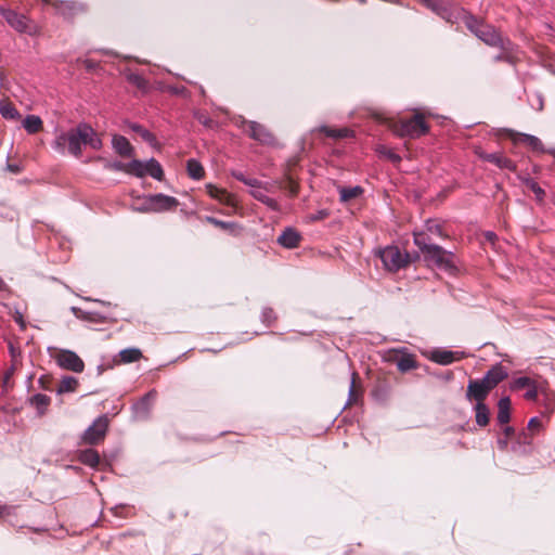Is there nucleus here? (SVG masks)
Returning a JSON list of instances; mask_svg holds the SVG:
<instances>
[{"instance_id": "f257e3e1", "label": "nucleus", "mask_w": 555, "mask_h": 555, "mask_svg": "<svg viewBox=\"0 0 555 555\" xmlns=\"http://www.w3.org/2000/svg\"><path fill=\"white\" fill-rule=\"evenodd\" d=\"M371 116L379 122H386L390 131L399 138L418 139L428 134L430 131V126L427 122V114L420 109H413L411 117H402L399 119L386 118L379 112H372Z\"/></svg>"}, {"instance_id": "f03ea898", "label": "nucleus", "mask_w": 555, "mask_h": 555, "mask_svg": "<svg viewBox=\"0 0 555 555\" xmlns=\"http://www.w3.org/2000/svg\"><path fill=\"white\" fill-rule=\"evenodd\" d=\"M54 144L61 151L67 149L75 156L81 155L82 144H88L93 150H100L103 146L101 138L88 124H79L76 128L61 133L56 137Z\"/></svg>"}, {"instance_id": "7ed1b4c3", "label": "nucleus", "mask_w": 555, "mask_h": 555, "mask_svg": "<svg viewBox=\"0 0 555 555\" xmlns=\"http://www.w3.org/2000/svg\"><path fill=\"white\" fill-rule=\"evenodd\" d=\"M507 377L508 372L502 364L493 365L482 378L468 382L466 399H487L490 391Z\"/></svg>"}, {"instance_id": "20e7f679", "label": "nucleus", "mask_w": 555, "mask_h": 555, "mask_svg": "<svg viewBox=\"0 0 555 555\" xmlns=\"http://www.w3.org/2000/svg\"><path fill=\"white\" fill-rule=\"evenodd\" d=\"M414 243L420 248L426 261L436 264L439 268L452 267V254L446 251L442 247L431 244L430 237L426 232H414Z\"/></svg>"}, {"instance_id": "39448f33", "label": "nucleus", "mask_w": 555, "mask_h": 555, "mask_svg": "<svg viewBox=\"0 0 555 555\" xmlns=\"http://www.w3.org/2000/svg\"><path fill=\"white\" fill-rule=\"evenodd\" d=\"M463 21L465 26L486 44L504 48V39L500 31L494 26L487 24L485 20L467 13Z\"/></svg>"}, {"instance_id": "423d86ee", "label": "nucleus", "mask_w": 555, "mask_h": 555, "mask_svg": "<svg viewBox=\"0 0 555 555\" xmlns=\"http://www.w3.org/2000/svg\"><path fill=\"white\" fill-rule=\"evenodd\" d=\"M377 254L388 271L396 272L410 263L409 254L402 253L397 246H387Z\"/></svg>"}, {"instance_id": "0eeeda50", "label": "nucleus", "mask_w": 555, "mask_h": 555, "mask_svg": "<svg viewBox=\"0 0 555 555\" xmlns=\"http://www.w3.org/2000/svg\"><path fill=\"white\" fill-rule=\"evenodd\" d=\"M129 173L138 178H144L151 176L152 178L162 181L164 179V170L160 164L155 159L151 158L146 163L139 159H133L128 163Z\"/></svg>"}, {"instance_id": "6e6552de", "label": "nucleus", "mask_w": 555, "mask_h": 555, "mask_svg": "<svg viewBox=\"0 0 555 555\" xmlns=\"http://www.w3.org/2000/svg\"><path fill=\"white\" fill-rule=\"evenodd\" d=\"M56 364L67 371L81 373L85 370V363L80 357L72 350L61 349L53 354Z\"/></svg>"}, {"instance_id": "1a4fd4ad", "label": "nucleus", "mask_w": 555, "mask_h": 555, "mask_svg": "<svg viewBox=\"0 0 555 555\" xmlns=\"http://www.w3.org/2000/svg\"><path fill=\"white\" fill-rule=\"evenodd\" d=\"M54 8L62 17L74 21L76 17L86 14L87 5L72 0H60L54 2Z\"/></svg>"}, {"instance_id": "9d476101", "label": "nucleus", "mask_w": 555, "mask_h": 555, "mask_svg": "<svg viewBox=\"0 0 555 555\" xmlns=\"http://www.w3.org/2000/svg\"><path fill=\"white\" fill-rule=\"evenodd\" d=\"M385 359L389 362H395L401 373L415 370L418 366L416 357L403 350H391L386 354Z\"/></svg>"}, {"instance_id": "9b49d317", "label": "nucleus", "mask_w": 555, "mask_h": 555, "mask_svg": "<svg viewBox=\"0 0 555 555\" xmlns=\"http://www.w3.org/2000/svg\"><path fill=\"white\" fill-rule=\"evenodd\" d=\"M108 418L106 416L98 417L93 424L85 431L82 439L88 444H96L102 441L108 429Z\"/></svg>"}, {"instance_id": "f8f14e48", "label": "nucleus", "mask_w": 555, "mask_h": 555, "mask_svg": "<svg viewBox=\"0 0 555 555\" xmlns=\"http://www.w3.org/2000/svg\"><path fill=\"white\" fill-rule=\"evenodd\" d=\"M474 153L482 160L494 164L501 169H508L511 171H516V164L507 158L503 153H486L480 146L474 147Z\"/></svg>"}, {"instance_id": "ddd939ff", "label": "nucleus", "mask_w": 555, "mask_h": 555, "mask_svg": "<svg viewBox=\"0 0 555 555\" xmlns=\"http://www.w3.org/2000/svg\"><path fill=\"white\" fill-rule=\"evenodd\" d=\"M146 203L147 209L155 212L172 210L179 206V201L176 197L165 194L149 195Z\"/></svg>"}, {"instance_id": "4468645a", "label": "nucleus", "mask_w": 555, "mask_h": 555, "mask_svg": "<svg viewBox=\"0 0 555 555\" xmlns=\"http://www.w3.org/2000/svg\"><path fill=\"white\" fill-rule=\"evenodd\" d=\"M505 135L514 144H526L529 146L532 151L538 153H545V149L542 144V142L533 135L517 132L514 130H505Z\"/></svg>"}, {"instance_id": "2eb2a0df", "label": "nucleus", "mask_w": 555, "mask_h": 555, "mask_svg": "<svg viewBox=\"0 0 555 555\" xmlns=\"http://www.w3.org/2000/svg\"><path fill=\"white\" fill-rule=\"evenodd\" d=\"M243 125L247 128V132L251 139L262 144H274L275 138L273 133L263 125L257 121H244Z\"/></svg>"}, {"instance_id": "dca6fc26", "label": "nucleus", "mask_w": 555, "mask_h": 555, "mask_svg": "<svg viewBox=\"0 0 555 555\" xmlns=\"http://www.w3.org/2000/svg\"><path fill=\"white\" fill-rule=\"evenodd\" d=\"M206 191L208 195L218 201L220 204L236 209L238 207V201L235 194L228 192L225 189L219 188L212 183L206 184Z\"/></svg>"}, {"instance_id": "f3484780", "label": "nucleus", "mask_w": 555, "mask_h": 555, "mask_svg": "<svg viewBox=\"0 0 555 555\" xmlns=\"http://www.w3.org/2000/svg\"><path fill=\"white\" fill-rule=\"evenodd\" d=\"M144 358L143 352L139 348H126L121 351H119L114 358H113V364L114 365H122V364H129L139 362Z\"/></svg>"}, {"instance_id": "a211bd4d", "label": "nucleus", "mask_w": 555, "mask_h": 555, "mask_svg": "<svg viewBox=\"0 0 555 555\" xmlns=\"http://www.w3.org/2000/svg\"><path fill=\"white\" fill-rule=\"evenodd\" d=\"M0 13L3 18L17 31L24 33L27 30V20L24 15L17 14L16 12L0 8Z\"/></svg>"}, {"instance_id": "6ab92c4d", "label": "nucleus", "mask_w": 555, "mask_h": 555, "mask_svg": "<svg viewBox=\"0 0 555 555\" xmlns=\"http://www.w3.org/2000/svg\"><path fill=\"white\" fill-rule=\"evenodd\" d=\"M112 144L116 153L121 157H131L134 154L133 146L130 144L129 140L124 135H113Z\"/></svg>"}, {"instance_id": "aec40b11", "label": "nucleus", "mask_w": 555, "mask_h": 555, "mask_svg": "<svg viewBox=\"0 0 555 555\" xmlns=\"http://www.w3.org/2000/svg\"><path fill=\"white\" fill-rule=\"evenodd\" d=\"M315 131L335 140L353 137V131L347 127L333 128L330 126H321L315 129Z\"/></svg>"}, {"instance_id": "412c9836", "label": "nucleus", "mask_w": 555, "mask_h": 555, "mask_svg": "<svg viewBox=\"0 0 555 555\" xmlns=\"http://www.w3.org/2000/svg\"><path fill=\"white\" fill-rule=\"evenodd\" d=\"M300 240L301 236L296 230L287 228L279 236L278 242L285 248H296L299 245Z\"/></svg>"}, {"instance_id": "4be33fe9", "label": "nucleus", "mask_w": 555, "mask_h": 555, "mask_svg": "<svg viewBox=\"0 0 555 555\" xmlns=\"http://www.w3.org/2000/svg\"><path fill=\"white\" fill-rule=\"evenodd\" d=\"M469 402H475V411H476V423L485 427L489 424V409L485 404L486 399H467Z\"/></svg>"}, {"instance_id": "5701e85b", "label": "nucleus", "mask_w": 555, "mask_h": 555, "mask_svg": "<svg viewBox=\"0 0 555 555\" xmlns=\"http://www.w3.org/2000/svg\"><path fill=\"white\" fill-rule=\"evenodd\" d=\"M512 403L508 397H503L498 402L496 420L500 424H507L511 420Z\"/></svg>"}, {"instance_id": "b1692460", "label": "nucleus", "mask_w": 555, "mask_h": 555, "mask_svg": "<svg viewBox=\"0 0 555 555\" xmlns=\"http://www.w3.org/2000/svg\"><path fill=\"white\" fill-rule=\"evenodd\" d=\"M464 353L447 351V350H438L433 353V359L435 362L448 365L454 361H459L463 358Z\"/></svg>"}, {"instance_id": "393cba45", "label": "nucleus", "mask_w": 555, "mask_h": 555, "mask_svg": "<svg viewBox=\"0 0 555 555\" xmlns=\"http://www.w3.org/2000/svg\"><path fill=\"white\" fill-rule=\"evenodd\" d=\"M126 79L130 85L134 86L144 94L151 90L149 81L139 74L129 72L126 74Z\"/></svg>"}, {"instance_id": "a878e982", "label": "nucleus", "mask_w": 555, "mask_h": 555, "mask_svg": "<svg viewBox=\"0 0 555 555\" xmlns=\"http://www.w3.org/2000/svg\"><path fill=\"white\" fill-rule=\"evenodd\" d=\"M78 460L85 465L96 467L100 463V455L98 451L93 449H87L79 452Z\"/></svg>"}, {"instance_id": "bb28decb", "label": "nucleus", "mask_w": 555, "mask_h": 555, "mask_svg": "<svg viewBox=\"0 0 555 555\" xmlns=\"http://www.w3.org/2000/svg\"><path fill=\"white\" fill-rule=\"evenodd\" d=\"M23 127L28 133L35 134L43 129V122L39 116L28 115L23 121Z\"/></svg>"}, {"instance_id": "cd10ccee", "label": "nucleus", "mask_w": 555, "mask_h": 555, "mask_svg": "<svg viewBox=\"0 0 555 555\" xmlns=\"http://www.w3.org/2000/svg\"><path fill=\"white\" fill-rule=\"evenodd\" d=\"M30 404L38 411L39 415H43L51 402L50 397L43 393H37L29 399Z\"/></svg>"}, {"instance_id": "c85d7f7f", "label": "nucleus", "mask_w": 555, "mask_h": 555, "mask_svg": "<svg viewBox=\"0 0 555 555\" xmlns=\"http://www.w3.org/2000/svg\"><path fill=\"white\" fill-rule=\"evenodd\" d=\"M186 170L190 178L194 180H201L205 177V169L196 159L192 158L186 162Z\"/></svg>"}, {"instance_id": "c756f323", "label": "nucleus", "mask_w": 555, "mask_h": 555, "mask_svg": "<svg viewBox=\"0 0 555 555\" xmlns=\"http://www.w3.org/2000/svg\"><path fill=\"white\" fill-rule=\"evenodd\" d=\"M208 223L217 227V228H220L224 231H228L230 232L231 234H238L240 230H241V227L235 223V222H225V221H222V220H218L214 217H206L205 219Z\"/></svg>"}, {"instance_id": "7c9ffc66", "label": "nucleus", "mask_w": 555, "mask_h": 555, "mask_svg": "<svg viewBox=\"0 0 555 555\" xmlns=\"http://www.w3.org/2000/svg\"><path fill=\"white\" fill-rule=\"evenodd\" d=\"M521 182L534 193L535 199L539 203H542L545 197V191L531 178L529 177H519Z\"/></svg>"}, {"instance_id": "2f4dec72", "label": "nucleus", "mask_w": 555, "mask_h": 555, "mask_svg": "<svg viewBox=\"0 0 555 555\" xmlns=\"http://www.w3.org/2000/svg\"><path fill=\"white\" fill-rule=\"evenodd\" d=\"M375 152L377 155L382 158H386L390 160L391 163L398 165L401 162V156L395 153L392 149L387 147L386 145L378 144L375 147Z\"/></svg>"}, {"instance_id": "473e14b6", "label": "nucleus", "mask_w": 555, "mask_h": 555, "mask_svg": "<svg viewBox=\"0 0 555 555\" xmlns=\"http://www.w3.org/2000/svg\"><path fill=\"white\" fill-rule=\"evenodd\" d=\"M79 386V382L76 377L73 376H65L60 380L57 392L64 393V392H73L75 391Z\"/></svg>"}, {"instance_id": "72a5a7b5", "label": "nucleus", "mask_w": 555, "mask_h": 555, "mask_svg": "<svg viewBox=\"0 0 555 555\" xmlns=\"http://www.w3.org/2000/svg\"><path fill=\"white\" fill-rule=\"evenodd\" d=\"M130 129L132 131L139 133L143 140H145L153 146L159 149V144H158L156 137L152 132H150L147 129L143 128L142 126H140L138 124H131Z\"/></svg>"}, {"instance_id": "f704fd0d", "label": "nucleus", "mask_w": 555, "mask_h": 555, "mask_svg": "<svg viewBox=\"0 0 555 555\" xmlns=\"http://www.w3.org/2000/svg\"><path fill=\"white\" fill-rule=\"evenodd\" d=\"M0 114L7 119H18L21 117L15 106L8 100L0 101Z\"/></svg>"}, {"instance_id": "c9c22d12", "label": "nucleus", "mask_w": 555, "mask_h": 555, "mask_svg": "<svg viewBox=\"0 0 555 555\" xmlns=\"http://www.w3.org/2000/svg\"><path fill=\"white\" fill-rule=\"evenodd\" d=\"M22 366V363H15L11 364L10 367L4 372L2 377V387L8 390L13 388L12 377L14 376L15 372Z\"/></svg>"}, {"instance_id": "e433bc0d", "label": "nucleus", "mask_w": 555, "mask_h": 555, "mask_svg": "<svg viewBox=\"0 0 555 555\" xmlns=\"http://www.w3.org/2000/svg\"><path fill=\"white\" fill-rule=\"evenodd\" d=\"M357 377H358L357 373H353L352 382H351L350 389H349V400H348L349 405L356 404L362 393L360 385L357 384Z\"/></svg>"}, {"instance_id": "4c0bfd02", "label": "nucleus", "mask_w": 555, "mask_h": 555, "mask_svg": "<svg viewBox=\"0 0 555 555\" xmlns=\"http://www.w3.org/2000/svg\"><path fill=\"white\" fill-rule=\"evenodd\" d=\"M363 190L360 186L354 188H343L340 189V199L343 202H348L352 198H356L362 194Z\"/></svg>"}, {"instance_id": "58836bf2", "label": "nucleus", "mask_w": 555, "mask_h": 555, "mask_svg": "<svg viewBox=\"0 0 555 555\" xmlns=\"http://www.w3.org/2000/svg\"><path fill=\"white\" fill-rule=\"evenodd\" d=\"M527 430L534 437L544 430V425L539 417H532L528 423Z\"/></svg>"}, {"instance_id": "ea45409f", "label": "nucleus", "mask_w": 555, "mask_h": 555, "mask_svg": "<svg viewBox=\"0 0 555 555\" xmlns=\"http://www.w3.org/2000/svg\"><path fill=\"white\" fill-rule=\"evenodd\" d=\"M533 383H534V380H532L529 377H519V378H516L511 384V389L512 390H519V389H522V388H526V387H530Z\"/></svg>"}, {"instance_id": "a19ab883", "label": "nucleus", "mask_w": 555, "mask_h": 555, "mask_svg": "<svg viewBox=\"0 0 555 555\" xmlns=\"http://www.w3.org/2000/svg\"><path fill=\"white\" fill-rule=\"evenodd\" d=\"M156 396L157 391L155 389H152L141 398L140 405L144 409L145 412H149L150 405L152 401L155 400Z\"/></svg>"}, {"instance_id": "79ce46f5", "label": "nucleus", "mask_w": 555, "mask_h": 555, "mask_svg": "<svg viewBox=\"0 0 555 555\" xmlns=\"http://www.w3.org/2000/svg\"><path fill=\"white\" fill-rule=\"evenodd\" d=\"M233 177L254 189L260 186V182L257 179H246L241 172H233Z\"/></svg>"}, {"instance_id": "37998d69", "label": "nucleus", "mask_w": 555, "mask_h": 555, "mask_svg": "<svg viewBox=\"0 0 555 555\" xmlns=\"http://www.w3.org/2000/svg\"><path fill=\"white\" fill-rule=\"evenodd\" d=\"M291 196L295 197L299 193V184L293 180L292 178H287L286 184L284 186Z\"/></svg>"}, {"instance_id": "c03bdc74", "label": "nucleus", "mask_w": 555, "mask_h": 555, "mask_svg": "<svg viewBox=\"0 0 555 555\" xmlns=\"http://www.w3.org/2000/svg\"><path fill=\"white\" fill-rule=\"evenodd\" d=\"M9 350L11 354V364L15 363H22L21 362V350L20 348L15 347L13 343H9Z\"/></svg>"}, {"instance_id": "a18cd8bd", "label": "nucleus", "mask_w": 555, "mask_h": 555, "mask_svg": "<svg viewBox=\"0 0 555 555\" xmlns=\"http://www.w3.org/2000/svg\"><path fill=\"white\" fill-rule=\"evenodd\" d=\"M14 321L20 325L21 330H26V321L24 320V314L20 310H14L12 313Z\"/></svg>"}, {"instance_id": "49530a36", "label": "nucleus", "mask_w": 555, "mask_h": 555, "mask_svg": "<svg viewBox=\"0 0 555 555\" xmlns=\"http://www.w3.org/2000/svg\"><path fill=\"white\" fill-rule=\"evenodd\" d=\"M533 440V436L529 431H522L517 437V442L519 444H531Z\"/></svg>"}, {"instance_id": "de8ad7c7", "label": "nucleus", "mask_w": 555, "mask_h": 555, "mask_svg": "<svg viewBox=\"0 0 555 555\" xmlns=\"http://www.w3.org/2000/svg\"><path fill=\"white\" fill-rule=\"evenodd\" d=\"M426 230L430 233L438 234L440 236H444L441 225L434 223L433 221H428L426 223Z\"/></svg>"}, {"instance_id": "09e8293b", "label": "nucleus", "mask_w": 555, "mask_h": 555, "mask_svg": "<svg viewBox=\"0 0 555 555\" xmlns=\"http://www.w3.org/2000/svg\"><path fill=\"white\" fill-rule=\"evenodd\" d=\"M528 391L525 393V398L527 400H535L538 398V390L535 383H533L530 387H528Z\"/></svg>"}, {"instance_id": "8fccbe9b", "label": "nucleus", "mask_w": 555, "mask_h": 555, "mask_svg": "<svg viewBox=\"0 0 555 555\" xmlns=\"http://www.w3.org/2000/svg\"><path fill=\"white\" fill-rule=\"evenodd\" d=\"M251 196L254 198H256L257 201L259 202H263L266 198H268L269 196H267L261 190H260V186L259 188H255V190H253L250 192Z\"/></svg>"}, {"instance_id": "3c124183", "label": "nucleus", "mask_w": 555, "mask_h": 555, "mask_svg": "<svg viewBox=\"0 0 555 555\" xmlns=\"http://www.w3.org/2000/svg\"><path fill=\"white\" fill-rule=\"evenodd\" d=\"M262 203L264 205H267L270 209L274 210V211H279L280 210L279 203L275 199L271 198V197L266 198Z\"/></svg>"}, {"instance_id": "603ef678", "label": "nucleus", "mask_w": 555, "mask_h": 555, "mask_svg": "<svg viewBox=\"0 0 555 555\" xmlns=\"http://www.w3.org/2000/svg\"><path fill=\"white\" fill-rule=\"evenodd\" d=\"M111 168L115 169V170H119V171H122V172H126V173H129V169H128V163L125 164V163H115L113 165H111Z\"/></svg>"}, {"instance_id": "864d4df0", "label": "nucleus", "mask_w": 555, "mask_h": 555, "mask_svg": "<svg viewBox=\"0 0 555 555\" xmlns=\"http://www.w3.org/2000/svg\"><path fill=\"white\" fill-rule=\"evenodd\" d=\"M198 120H199L203 125H205V126H207V127H211V125L214 124L212 119L207 118V117H204V116H199V117H198Z\"/></svg>"}, {"instance_id": "5fc2aeb1", "label": "nucleus", "mask_w": 555, "mask_h": 555, "mask_svg": "<svg viewBox=\"0 0 555 555\" xmlns=\"http://www.w3.org/2000/svg\"><path fill=\"white\" fill-rule=\"evenodd\" d=\"M503 431L506 438H509L514 435V428L511 426H506Z\"/></svg>"}, {"instance_id": "6e6d98bb", "label": "nucleus", "mask_w": 555, "mask_h": 555, "mask_svg": "<svg viewBox=\"0 0 555 555\" xmlns=\"http://www.w3.org/2000/svg\"><path fill=\"white\" fill-rule=\"evenodd\" d=\"M7 291H9V288L5 284V282L3 281V279L0 278V292H7Z\"/></svg>"}, {"instance_id": "4d7b16f0", "label": "nucleus", "mask_w": 555, "mask_h": 555, "mask_svg": "<svg viewBox=\"0 0 555 555\" xmlns=\"http://www.w3.org/2000/svg\"><path fill=\"white\" fill-rule=\"evenodd\" d=\"M507 439H508V438L503 439V440H499V446H500V448H501L502 450H505V449L507 448V444H508Z\"/></svg>"}, {"instance_id": "13d9d810", "label": "nucleus", "mask_w": 555, "mask_h": 555, "mask_svg": "<svg viewBox=\"0 0 555 555\" xmlns=\"http://www.w3.org/2000/svg\"><path fill=\"white\" fill-rule=\"evenodd\" d=\"M8 167L13 172H18L20 171V168L16 165H9Z\"/></svg>"}, {"instance_id": "bf43d9fd", "label": "nucleus", "mask_w": 555, "mask_h": 555, "mask_svg": "<svg viewBox=\"0 0 555 555\" xmlns=\"http://www.w3.org/2000/svg\"><path fill=\"white\" fill-rule=\"evenodd\" d=\"M85 64H86V67H87V68H89V69H90V68H92V63H91V61H86V62H85Z\"/></svg>"}, {"instance_id": "052dcab7", "label": "nucleus", "mask_w": 555, "mask_h": 555, "mask_svg": "<svg viewBox=\"0 0 555 555\" xmlns=\"http://www.w3.org/2000/svg\"><path fill=\"white\" fill-rule=\"evenodd\" d=\"M83 319H85V320H90V321H92V320H93V319L91 318V314H90V313H86V314L83 315Z\"/></svg>"}, {"instance_id": "680f3d73", "label": "nucleus", "mask_w": 555, "mask_h": 555, "mask_svg": "<svg viewBox=\"0 0 555 555\" xmlns=\"http://www.w3.org/2000/svg\"><path fill=\"white\" fill-rule=\"evenodd\" d=\"M326 216H327V212H326V211H320V214H319V217H320V218H324V217H326Z\"/></svg>"}, {"instance_id": "e2e57ef3", "label": "nucleus", "mask_w": 555, "mask_h": 555, "mask_svg": "<svg viewBox=\"0 0 555 555\" xmlns=\"http://www.w3.org/2000/svg\"><path fill=\"white\" fill-rule=\"evenodd\" d=\"M488 237H489L490 240H492V238L494 237V234H493V233H490V234L488 235Z\"/></svg>"}, {"instance_id": "0e129e2a", "label": "nucleus", "mask_w": 555, "mask_h": 555, "mask_svg": "<svg viewBox=\"0 0 555 555\" xmlns=\"http://www.w3.org/2000/svg\"><path fill=\"white\" fill-rule=\"evenodd\" d=\"M351 552H352V550H349V551L345 552L344 555H349Z\"/></svg>"}, {"instance_id": "69168bd1", "label": "nucleus", "mask_w": 555, "mask_h": 555, "mask_svg": "<svg viewBox=\"0 0 555 555\" xmlns=\"http://www.w3.org/2000/svg\"><path fill=\"white\" fill-rule=\"evenodd\" d=\"M201 93L205 95V90L203 88L201 89Z\"/></svg>"}, {"instance_id": "338daca9", "label": "nucleus", "mask_w": 555, "mask_h": 555, "mask_svg": "<svg viewBox=\"0 0 555 555\" xmlns=\"http://www.w3.org/2000/svg\"><path fill=\"white\" fill-rule=\"evenodd\" d=\"M550 153H552L553 155H555V151H550Z\"/></svg>"}]
</instances>
